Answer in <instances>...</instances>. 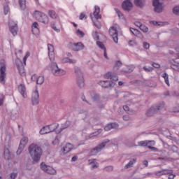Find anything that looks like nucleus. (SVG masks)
<instances>
[{
	"instance_id": "nucleus-1",
	"label": "nucleus",
	"mask_w": 179,
	"mask_h": 179,
	"mask_svg": "<svg viewBox=\"0 0 179 179\" xmlns=\"http://www.w3.org/2000/svg\"><path fill=\"white\" fill-rule=\"evenodd\" d=\"M28 150L32 160L35 163L40 162V159H41V156H43V150L41 149V147L36 143H32L29 145Z\"/></svg>"
},
{
	"instance_id": "nucleus-2",
	"label": "nucleus",
	"mask_w": 179,
	"mask_h": 179,
	"mask_svg": "<svg viewBox=\"0 0 179 179\" xmlns=\"http://www.w3.org/2000/svg\"><path fill=\"white\" fill-rule=\"evenodd\" d=\"M6 79V63L5 60L0 62V82L2 85H5Z\"/></svg>"
},
{
	"instance_id": "nucleus-3",
	"label": "nucleus",
	"mask_w": 179,
	"mask_h": 179,
	"mask_svg": "<svg viewBox=\"0 0 179 179\" xmlns=\"http://www.w3.org/2000/svg\"><path fill=\"white\" fill-rule=\"evenodd\" d=\"M34 17H35L36 20L41 22V23H44V24L48 23V16L40 11H35L34 13Z\"/></svg>"
},
{
	"instance_id": "nucleus-4",
	"label": "nucleus",
	"mask_w": 179,
	"mask_h": 179,
	"mask_svg": "<svg viewBox=\"0 0 179 179\" xmlns=\"http://www.w3.org/2000/svg\"><path fill=\"white\" fill-rule=\"evenodd\" d=\"M52 73L54 75V76H64V75H66V71L62 69H59L58 65L54 63L52 65Z\"/></svg>"
},
{
	"instance_id": "nucleus-5",
	"label": "nucleus",
	"mask_w": 179,
	"mask_h": 179,
	"mask_svg": "<svg viewBox=\"0 0 179 179\" xmlns=\"http://www.w3.org/2000/svg\"><path fill=\"white\" fill-rule=\"evenodd\" d=\"M57 127H58V124H52L50 126L43 127L40 130V134L41 135H45V134H50V132H53V131H55V129H57Z\"/></svg>"
},
{
	"instance_id": "nucleus-6",
	"label": "nucleus",
	"mask_w": 179,
	"mask_h": 179,
	"mask_svg": "<svg viewBox=\"0 0 179 179\" xmlns=\"http://www.w3.org/2000/svg\"><path fill=\"white\" fill-rule=\"evenodd\" d=\"M152 5L154 6V10L157 13H162L163 12V3L160 2V0H153Z\"/></svg>"
},
{
	"instance_id": "nucleus-7",
	"label": "nucleus",
	"mask_w": 179,
	"mask_h": 179,
	"mask_svg": "<svg viewBox=\"0 0 179 179\" xmlns=\"http://www.w3.org/2000/svg\"><path fill=\"white\" fill-rule=\"evenodd\" d=\"M41 169L48 174H55V173H57V171H55V169H54V168H52V166H48L44 162L41 163Z\"/></svg>"
},
{
	"instance_id": "nucleus-8",
	"label": "nucleus",
	"mask_w": 179,
	"mask_h": 179,
	"mask_svg": "<svg viewBox=\"0 0 179 179\" xmlns=\"http://www.w3.org/2000/svg\"><path fill=\"white\" fill-rule=\"evenodd\" d=\"M69 48L70 50H73V51H80V50H83L85 48V45H83V43L79 42L77 43H69Z\"/></svg>"
},
{
	"instance_id": "nucleus-9",
	"label": "nucleus",
	"mask_w": 179,
	"mask_h": 179,
	"mask_svg": "<svg viewBox=\"0 0 179 179\" xmlns=\"http://www.w3.org/2000/svg\"><path fill=\"white\" fill-rule=\"evenodd\" d=\"M31 101L34 106L37 105L40 102V94L37 89L34 90L31 93Z\"/></svg>"
},
{
	"instance_id": "nucleus-10",
	"label": "nucleus",
	"mask_w": 179,
	"mask_h": 179,
	"mask_svg": "<svg viewBox=\"0 0 179 179\" xmlns=\"http://www.w3.org/2000/svg\"><path fill=\"white\" fill-rule=\"evenodd\" d=\"M109 34L113 37V41L117 44L118 43V31L117 30V28L115 27H110L109 29Z\"/></svg>"
},
{
	"instance_id": "nucleus-11",
	"label": "nucleus",
	"mask_w": 179,
	"mask_h": 179,
	"mask_svg": "<svg viewBox=\"0 0 179 179\" xmlns=\"http://www.w3.org/2000/svg\"><path fill=\"white\" fill-rule=\"evenodd\" d=\"M162 108H163V105L152 107L147 111L148 117H152V115H155V114H156L159 110H162Z\"/></svg>"
},
{
	"instance_id": "nucleus-12",
	"label": "nucleus",
	"mask_w": 179,
	"mask_h": 179,
	"mask_svg": "<svg viewBox=\"0 0 179 179\" xmlns=\"http://www.w3.org/2000/svg\"><path fill=\"white\" fill-rule=\"evenodd\" d=\"M16 65L17 66L20 75H21V76H25L26 72L24 71V66H23V63L20 62V59H16Z\"/></svg>"
},
{
	"instance_id": "nucleus-13",
	"label": "nucleus",
	"mask_w": 179,
	"mask_h": 179,
	"mask_svg": "<svg viewBox=\"0 0 179 179\" xmlns=\"http://www.w3.org/2000/svg\"><path fill=\"white\" fill-rule=\"evenodd\" d=\"M132 8H134V4H132V1H131V0H125L123 1L122 8L124 10L129 12V10H132Z\"/></svg>"
},
{
	"instance_id": "nucleus-14",
	"label": "nucleus",
	"mask_w": 179,
	"mask_h": 179,
	"mask_svg": "<svg viewBox=\"0 0 179 179\" xmlns=\"http://www.w3.org/2000/svg\"><path fill=\"white\" fill-rule=\"evenodd\" d=\"M104 78L105 79H110L114 82H117L118 80V76H117V74L112 72H108L106 74H105Z\"/></svg>"
},
{
	"instance_id": "nucleus-15",
	"label": "nucleus",
	"mask_w": 179,
	"mask_h": 179,
	"mask_svg": "<svg viewBox=\"0 0 179 179\" xmlns=\"http://www.w3.org/2000/svg\"><path fill=\"white\" fill-rule=\"evenodd\" d=\"M18 92L22 96L24 99L27 98V94L26 92V87L24 85L21 84L18 86Z\"/></svg>"
},
{
	"instance_id": "nucleus-16",
	"label": "nucleus",
	"mask_w": 179,
	"mask_h": 179,
	"mask_svg": "<svg viewBox=\"0 0 179 179\" xmlns=\"http://www.w3.org/2000/svg\"><path fill=\"white\" fill-rule=\"evenodd\" d=\"M73 149V146L70 143H67L64 148L61 150L62 155H66V153H69L70 150Z\"/></svg>"
},
{
	"instance_id": "nucleus-17",
	"label": "nucleus",
	"mask_w": 179,
	"mask_h": 179,
	"mask_svg": "<svg viewBox=\"0 0 179 179\" xmlns=\"http://www.w3.org/2000/svg\"><path fill=\"white\" fill-rule=\"evenodd\" d=\"M107 142L102 143L99 144L96 148H94L92 152V155H96V153H98V152H100L101 149H103V148L106 146Z\"/></svg>"
},
{
	"instance_id": "nucleus-18",
	"label": "nucleus",
	"mask_w": 179,
	"mask_h": 179,
	"mask_svg": "<svg viewBox=\"0 0 179 179\" xmlns=\"http://www.w3.org/2000/svg\"><path fill=\"white\" fill-rule=\"evenodd\" d=\"M171 173H174V171L170 169H164L157 173H155V176H168V174H171Z\"/></svg>"
},
{
	"instance_id": "nucleus-19",
	"label": "nucleus",
	"mask_w": 179,
	"mask_h": 179,
	"mask_svg": "<svg viewBox=\"0 0 179 179\" xmlns=\"http://www.w3.org/2000/svg\"><path fill=\"white\" fill-rule=\"evenodd\" d=\"M48 50L50 61H54V46L52 45H48Z\"/></svg>"
},
{
	"instance_id": "nucleus-20",
	"label": "nucleus",
	"mask_w": 179,
	"mask_h": 179,
	"mask_svg": "<svg viewBox=\"0 0 179 179\" xmlns=\"http://www.w3.org/2000/svg\"><path fill=\"white\" fill-rule=\"evenodd\" d=\"M27 142H29V138L27 137H23L20 141L18 150H20V149H24V146L27 145Z\"/></svg>"
},
{
	"instance_id": "nucleus-21",
	"label": "nucleus",
	"mask_w": 179,
	"mask_h": 179,
	"mask_svg": "<svg viewBox=\"0 0 179 179\" xmlns=\"http://www.w3.org/2000/svg\"><path fill=\"white\" fill-rule=\"evenodd\" d=\"M110 129H118V124L116 123H112L107 124L104 128L105 131H110Z\"/></svg>"
},
{
	"instance_id": "nucleus-22",
	"label": "nucleus",
	"mask_w": 179,
	"mask_h": 179,
	"mask_svg": "<svg viewBox=\"0 0 179 179\" xmlns=\"http://www.w3.org/2000/svg\"><path fill=\"white\" fill-rule=\"evenodd\" d=\"M131 33L136 36V37H138V38H143V35L141 34V31L138 29H135L134 28L130 29Z\"/></svg>"
},
{
	"instance_id": "nucleus-23",
	"label": "nucleus",
	"mask_w": 179,
	"mask_h": 179,
	"mask_svg": "<svg viewBox=\"0 0 179 179\" xmlns=\"http://www.w3.org/2000/svg\"><path fill=\"white\" fill-rule=\"evenodd\" d=\"M32 33L33 34L37 35L40 33V30L38 29V23L34 22L32 24Z\"/></svg>"
},
{
	"instance_id": "nucleus-24",
	"label": "nucleus",
	"mask_w": 179,
	"mask_h": 179,
	"mask_svg": "<svg viewBox=\"0 0 179 179\" xmlns=\"http://www.w3.org/2000/svg\"><path fill=\"white\" fill-rule=\"evenodd\" d=\"M77 82L79 87H85V80L83 79V75L78 77Z\"/></svg>"
},
{
	"instance_id": "nucleus-25",
	"label": "nucleus",
	"mask_w": 179,
	"mask_h": 179,
	"mask_svg": "<svg viewBox=\"0 0 179 179\" xmlns=\"http://www.w3.org/2000/svg\"><path fill=\"white\" fill-rule=\"evenodd\" d=\"M100 13V8L95 6V11L94 12V17L96 20L98 19H101V15H99Z\"/></svg>"
},
{
	"instance_id": "nucleus-26",
	"label": "nucleus",
	"mask_w": 179,
	"mask_h": 179,
	"mask_svg": "<svg viewBox=\"0 0 179 179\" xmlns=\"http://www.w3.org/2000/svg\"><path fill=\"white\" fill-rule=\"evenodd\" d=\"M134 5L138 8H143L145 6V0H134Z\"/></svg>"
},
{
	"instance_id": "nucleus-27",
	"label": "nucleus",
	"mask_w": 179,
	"mask_h": 179,
	"mask_svg": "<svg viewBox=\"0 0 179 179\" xmlns=\"http://www.w3.org/2000/svg\"><path fill=\"white\" fill-rule=\"evenodd\" d=\"M100 85L102 87H110L113 84L109 80L100 81Z\"/></svg>"
},
{
	"instance_id": "nucleus-28",
	"label": "nucleus",
	"mask_w": 179,
	"mask_h": 179,
	"mask_svg": "<svg viewBox=\"0 0 179 179\" xmlns=\"http://www.w3.org/2000/svg\"><path fill=\"white\" fill-rule=\"evenodd\" d=\"M152 142V145H155V141H141L138 143V146H148L149 143Z\"/></svg>"
},
{
	"instance_id": "nucleus-29",
	"label": "nucleus",
	"mask_w": 179,
	"mask_h": 179,
	"mask_svg": "<svg viewBox=\"0 0 179 179\" xmlns=\"http://www.w3.org/2000/svg\"><path fill=\"white\" fill-rule=\"evenodd\" d=\"M4 157L6 160H10V151L9 149L4 150Z\"/></svg>"
},
{
	"instance_id": "nucleus-30",
	"label": "nucleus",
	"mask_w": 179,
	"mask_h": 179,
	"mask_svg": "<svg viewBox=\"0 0 179 179\" xmlns=\"http://www.w3.org/2000/svg\"><path fill=\"white\" fill-rule=\"evenodd\" d=\"M18 2L21 9L24 10L26 9V0H18Z\"/></svg>"
},
{
	"instance_id": "nucleus-31",
	"label": "nucleus",
	"mask_w": 179,
	"mask_h": 179,
	"mask_svg": "<svg viewBox=\"0 0 179 179\" xmlns=\"http://www.w3.org/2000/svg\"><path fill=\"white\" fill-rule=\"evenodd\" d=\"M89 162L92 169H97L99 167V163L96 162V159H93V161L89 160Z\"/></svg>"
},
{
	"instance_id": "nucleus-32",
	"label": "nucleus",
	"mask_w": 179,
	"mask_h": 179,
	"mask_svg": "<svg viewBox=\"0 0 179 179\" xmlns=\"http://www.w3.org/2000/svg\"><path fill=\"white\" fill-rule=\"evenodd\" d=\"M136 162V159H133L130 161L125 166L124 169H131V167L134 166V164Z\"/></svg>"
},
{
	"instance_id": "nucleus-33",
	"label": "nucleus",
	"mask_w": 179,
	"mask_h": 179,
	"mask_svg": "<svg viewBox=\"0 0 179 179\" xmlns=\"http://www.w3.org/2000/svg\"><path fill=\"white\" fill-rule=\"evenodd\" d=\"M10 31L13 36H16L17 34V27H13V26L11 25V28H10Z\"/></svg>"
},
{
	"instance_id": "nucleus-34",
	"label": "nucleus",
	"mask_w": 179,
	"mask_h": 179,
	"mask_svg": "<svg viewBox=\"0 0 179 179\" xmlns=\"http://www.w3.org/2000/svg\"><path fill=\"white\" fill-rule=\"evenodd\" d=\"M37 85H43L44 83V76H40L36 80Z\"/></svg>"
},
{
	"instance_id": "nucleus-35",
	"label": "nucleus",
	"mask_w": 179,
	"mask_h": 179,
	"mask_svg": "<svg viewBox=\"0 0 179 179\" xmlns=\"http://www.w3.org/2000/svg\"><path fill=\"white\" fill-rule=\"evenodd\" d=\"M103 132V129H99L90 135V138H93V136H97V135H100Z\"/></svg>"
},
{
	"instance_id": "nucleus-36",
	"label": "nucleus",
	"mask_w": 179,
	"mask_h": 179,
	"mask_svg": "<svg viewBox=\"0 0 179 179\" xmlns=\"http://www.w3.org/2000/svg\"><path fill=\"white\" fill-rule=\"evenodd\" d=\"M48 15L52 17V19H57V13H55V11L54 10H49Z\"/></svg>"
},
{
	"instance_id": "nucleus-37",
	"label": "nucleus",
	"mask_w": 179,
	"mask_h": 179,
	"mask_svg": "<svg viewBox=\"0 0 179 179\" xmlns=\"http://www.w3.org/2000/svg\"><path fill=\"white\" fill-rule=\"evenodd\" d=\"M120 66H122V63L121 61H117L115 62V66H114V69L118 70L120 69Z\"/></svg>"
},
{
	"instance_id": "nucleus-38",
	"label": "nucleus",
	"mask_w": 179,
	"mask_h": 179,
	"mask_svg": "<svg viewBox=\"0 0 179 179\" xmlns=\"http://www.w3.org/2000/svg\"><path fill=\"white\" fill-rule=\"evenodd\" d=\"M173 13L176 16L179 15V6H176L173 8Z\"/></svg>"
},
{
	"instance_id": "nucleus-39",
	"label": "nucleus",
	"mask_w": 179,
	"mask_h": 179,
	"mask_svg": "<svg viewBox=\"0 0 179 179\" xmlns=\"http://www.w3.org/2000/svg\"><path fill=\"white\" fill-rule=\"evenodd\" d=\"M8 25H9V29H10L12 26H13V27H17V24L13 20H11L9 21Z\"/></svg>"
},
{
	"instance_id": "nucleus-40",
	"label": "nucleus",
	"mask_w": 179,
	"mask_h": 179,
	"mask_svg": "<svg viewBox=\"0 0 179 179\" xmlns=\"http://www.w3.org/2000/svg\"><path fill=\"white\" fill-rule=\"evenodd\" d=\"M162 78H164V79H165V83H166L168 86H170V83H169V75H167V73H164L162 76Z\"/></svg>"
},
{
	"instance_id": "nucleus-41",
	"label": "nucleus",
	"mask_w": 179,
	"mask_h": 179,
	"mask_svg": "<svg viewBox=\"0 0 179 179\" xmlns=\"http://www.w3.org/2000/svg\"><path fill=\"white\" fill-rule=\"evenodd\" d=\"M140 29H141L142 31H143L144 33H148L149 31V28H148V27L143 24L140 26Z\"/></svg>"
},
{
	"instance_id": "nucleus-42",
	"label": "nucleus",
	"mask_w": 179,
	"mask_h": 179,
	"mask_svg": "<svg viewBox=\"0 0 179 179\" xmlns=\"http://www.w3.org/2000/svg\"><path fill=\"white\" fill-rule=\"evenodd\" d=\"M171 68L173 69V71L179 72V64H173L171 65Z\"/></svg>"
},
{
	"instance_id": "nucleus-43",
	"label": "nucleus",
	"mask_w": 179,
	"mask_h": 179,
	"mask_svg": "<svg viewBox=\"0 0 179 179\" xmlns=\"http://www.w3.org/2000/svg\"><path fill=\"white\" fill-rule=\"evenodd\" d=\"M75 73H77L78 77V76H82V75H83L82 73V71H80V69H79L78 67L75 68Z\"/></svg>"
},
{
	"instance_id": "nucleus-44",
	"label": "nucleus",
	"mask_w": 179,
	"mask_h": 179,
	"mask_svg": "<svg viewBox=\"0 0 179 179\" xmlns=\"http://www.w3.org/2000/svg\"><path fill=\"white\" fill-rule=\"evenodd\" d=\"M17 176V173H12L8 176V179H15Z\"/></svg>"
},
{
	"instance_id": "nucleus-45",
	"label": "nucleus",
	"mask_w": 179,
	"mask_h": 179,
	"mask_svg": "<svg viewBox=\"0 0 179 179\" xmlns=\"http://www.w3.org/2000/svg\"><path fill=\"white\" fill-rule=\"evenodd\" d=\"M29 57H30V52H27L23 58L24 65H26V61H27V58H29Z\"/></svg>"
},
{
	"instance_id": "nucleus-46",
	"label": "nucleus",
	"mask_w": 179,
	"mask_h": 179,
	"mask_svg": "<svg viewBox=\"0 0 179 179\" xmlns=\"http://www.w3.org/2000/svg\"><path fill=\"white\" fill-rule=\"evenodd\" d=\"M96 44L99 47V48H101V50H104V49H106V47H104V44H103V43L97 42Z\"/></svg>"
},
{
	"instance_id": "nucleus-47",
	"label": "nucleus",
	"mask_w": 179,
	"mask_h": 179,
	"mask_svg": "<svg viewBox=\"0 0 179 179\" xmlns=\"http://www.w3.org/2000/svg\"><path fill=\"white\" fill-rule=\"evenodd\" d=\"M143 69H144V71H145V72H152V71H153V67L144 66Z\"/></svg>"
},
{
	"instance_id": "nucleus-48",
	"label": "nucleus",
	"mask_w": 179,
	"mask_h": 179,
	"mask_svg": "<svg viewBox=\"0 0 179 179\" xmlns=\"http://www.w3.org/2000/svg\"><path fill=\"white\" fill-rule=\"evenodd\" d=\"M76 33L78 36H80V37L85 36V33H83V31H80V29H78Z\"/></svg>"
},
{
	"instance_id": "nucleus-49",
	"label": "nucleus",
	"mask_w": 179,
	"mask_h": 179,
	"mask_svg": "<svg viewBox=\"0 0 179 179\" xmlns=\"http://www.w3.org/2000/svg\"><path fill=\"white\" fill-rule=\"evenodd\" d=\"M3 94H0V106H2L3 103Z\"/></svg>"
},
{
	"instance_id": "nucleus-50",
	"label": "nucleus",
	"mask_w": 179,
	"mask_h": 179,
	"mask_svg": "<svg viewBox=\"0 0 179 179\" xmlns=\"http://www.w3.org/2000/svg\"><path fill=\"white\" fill-rule=\"evenodd\" d=\"M38 78V77L37 76L36 74H34L31 76V80H33L34 82H36V80L37 81V79Z\"/></svg>"
},
{
	"instance_id": "nucleus-51",
	"label": "nucleus",
	"mask_w": 179,
	"mask_h": 179,
	"mask_svg": "<svg viewBox=\"0 0 179 179\" xmlns=\"http://www.w3.org/2000/svg\"><path fill=\"white\" fill-rule=\"evenodd\" d=\"M168 176L169 179H174V178L176 177V174H173V173H169Z\"/></svg>"
},
{
	"instance_id": "nucleus-52",
	"label": "nucleus",
	"mask_w": 179,
	"mask_h": 179,
	"mask_svg": "<svg viewBox=\"0 0 179 179\" xmlns=\"http://www.w3.org/2000/svg\"><path fill=\"white\" fill-rule=\"evenodd\" d=\"M143 47H144V48H145V50H149V48L150 47V45H149V43H143Z\"/></svg>"
},
{
	"instance_id": "nucleus-53",
	"label": "nucleus",
	"mask_w": 179,
	"mask_h": 179,
	"mask_svg": "<svg viewBox=\"0 0 179 179\" xmlns=\"http://www.w3.org/2000/svg\"><path fill=\"white\" fill-rule=\"evenodd\" d=\"M94 25L98 28L100 29L101 27V24H100V22H94Z\"/></svg>"
},
{
	"instance_id": "nucleus-54",
	"label": "nucleus",
	"mask_w": 179,
	"mask_h": 179,
	"mask_svg": "<svg viewBox=\"0 0 179 179\" xmlns=\"http://www.w3.org/2000/svg\"><path fill=\"white\" fill-rule=\"evenodd\" d=\"M103 56L106 59H108V56H107V50L104 49L103 50Z\"/></svg>"
},
{
	"instance_id": "nucleus-55",
	"label": "nucleus",
	"mask_w": 179,
	"mask_h": 179,
	"mask_svg": "<svg viewBox=\"0 0 179 179\" xmlns=\"http://www.w3.org/2000/svg\"><path fill=\"white\" fill-rule=\"evenodd\" d=\"M115 12L117 13V15L119 17H122V13L121 12H120V10H118L117 9L115 10Z\"/></svg>"
},
{
	"instance_id": "nucleus-56",
	"label": "nucleus",
	"mask_w": 179,
	"mask_h": 179,
	"mask_svg": "<svg viewBox=\"0 0 179 179\" xmlns=\"http://www.w3.org/2000/svg\"><path fill=\"white\" fill-rule=\"evenodd\" d=\"M152 66H153L154 68L159 69V68H160V64H157V63H153V64H152Z\"/></svg>"
},
{
	"instance_id": "nucleus-57",
	"label": "nucleus",
	"mask_w": 179,
	"mask_h": 179,
	"mask_svg": "<svg viewBox=\"0 0 179 179\" xmlns=\"http://www.w3.org/2000/svg\"><path fill=\"white\" fill-rule=\"evenodd\" d=\"M148 149H150L151 150H153L154 152H157V148L152 146H148Z\"/></svg>"
},
{
	"instance_id": "nucleus-58",
	"label": "nucleus",
	"mask_w": 179,
	"mask_h": 179,
	"mask_svg": "<svg viewBox=\"0 0 179 179\" xmlns=\"http://www.w3.org/2000/svg\"><path fill=\"white\" fill-rule=\"evenodd\" d=\"M69 64H76V60L69 59Z\"/></svg>"
},
{
	"instance_id": "nucleus-59",
	"label": "nucleus",
	"mask_w": 179,
	"mask_h": 179,
	"mask_svg": "<svg viewBox=\"0 0 179 179\" xmlns=\"http://www.w3.org/2000/svg\"><path fill=\"white\" fill-rule=\"evenodd\" d=\"M129 45H135V44H136V42H135V41H130L129 42Z\"/></svg>"
},
{
	"instance_id": "nucleus-60",
	"label": "nucleus",
	"mask_w": 179,
	"mask_h": 179,
	"mask_svg": "<svg viewBox=\"0 0 179 179\" xmlns=\"http://www.w3.org/2000/svg\"><path fill=\"white\" fill-rule=\"evenodd\" d=\"M99 95H94L93 97V101H96L99 100Z\"/></svg>"
},
{
	"instance_id": "nucleus-61",
	"label": "nucleus",
	"mask_w": 179,
	"mask_h": 179,
	"mask_svg": "<svg viewBox=\"0 0 179 179\" xmlns=\"http://www.w3.org/2000/svg\"><path fill=\"white\" fill-rule=\"evenodd\" d=\"M143 164H144V166H145V167H148L149 162H148V160H145L143 162Z\"/></svg>"
},
{
	"instance_id": "nucleus-62",
	"label": "nucleus",
	"mask_w": 179,
	"mask_h": 179,
	"mask_svg": "<svg viewBox=\"0 0 179 179\" xmlns=\"http://www.w3.org/2000/svg\"><path fill=\"white\" fill-rule=\"evenodd\" d=\"M65 125H66L65 128H68V127H69L71 125V122L66 121L65 122Z\"/></svg>"
},
{
	"instance_id": "nucleus-63",
	"label": "nucleus",
	"mask_w": 179,
	"mask_h": 179,
	"mask_svg": "<svg viewBox=\"0 0 179 179\" xmlns=\"http://www.w3.org/2000/svg\"><path fill=\"white\" fill-rule=\"evenodd\" d=\"M164 24H166V22H158L157 26H164Z\"/></svg>"
},
{
	"instance_id": "nucleus-64",
	"label": "nucleus",
	"mask_w": 179,
	"mask_h": 179,
	"mask_svg": "<svg viewBox=\"0 0 179 179\" xmlns=\"http://www.w3.org/2000/svg\"><path fill=\"white\" fill-rule=\"evenodd\" d=\"M123 120H124V121H128V120H129V116H128V115H124V116L123 117Z\"/></svg>"
}]
</instances>
